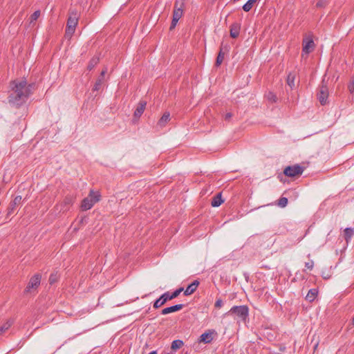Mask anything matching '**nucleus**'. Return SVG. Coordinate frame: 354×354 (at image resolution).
<instances>
[{"instance_id": "nucleus-17", "label": "nucleus", "mask_w": 354, "mask_h": 354, "mask_svg": "<svg viewBox=\"0 0 354 354\" xmlns=\"http://www.w3.org/2000/svg\"><path fill=\"white\" fill-rule=\"evenodd\" d=\"M221 193L217 194L214 196L212 200L211 205L212 207H216L220 206L223 203Z\"/></svg>"}, {"instance_id": "nucleus-36", "label": "nucleus", "mask_w": 354, "mask_h": 354, "mask_svg": "<svg viewBox=\"0 0 354 354\" xmlns=\"http://www.w3.org/2000/svg\"><path fill=\"white\" fill-rule=\"evenodd\" d=\"M178 21V20H176V19H174L172 18L171 24L170 26V30H172L176 27Z\"/></svg>"}, {"instance_id": "nucleus-32", "label": "nucleus", "mask_w": 354, "mask_h": 354, "mask_svg": "<svg viewBox=\"0 0 354 354\" xmlns=\"http://www.w3.org/2000/svg\"><path fill=\"white\" fill-rule=\"evenodd\" d=\"M328 4L327 0H318L316 3L317 8H324Z\"/></svg>"}, {"instance_id": "nucleus-18", "label": "nucleus", "mask_w": 354, "mask_h": 354, "mask_svg": "<svg viewBox=\"0 0 354 354\" xmlns=\"http://www.w3.org/2000/svg\"><path fill=\"white\" fill-rule=\"evenodd\" d=\"M212 335L211 333H204L200 336L199 341L204 343H210L212 341Z\"/></svg>"}, {"instance_id": "nucleus-24", "label": "nucleus", "mask_w": 354, "mask_h": 354, "mask_svg": "<svg viewBox=\"0 0 354 354\" xmlns=\"http://www.w3.org/2000/svg\"><path fill=\"white\" fill-rule=\"evenodd\" d=\"M266 97L270 102L272 103L277 102V95L271 91H269L268 93L266 94Z\"/></svg>"}, {"instance_id": "nucleus-29", "label": "nucleus", "mask_w": 354, "mask_h": 354, "mask_svg": "<svg viewBox=\"0 0 354 354\" xmlns=\"http://www.w3.org/2000/svg\"><path fill=\"white\" fill-rule=\"evenodd\" d=\"M104 80H102V77H98L97 80L96 81L93 90L94 91H99L101 88V86L103 84Z\"/></svg>"}, {"instance_id": "nucleus-12", "label": "nucleus", "mask_w": 354, "mask_h": 354, "mask_svg": "<svg viewBox=\"0 0 354 354\" xmlns=\"http://www.w3.org/2000/svg\"><path fill=\"white\" fill-rule=\"evenodd\" d=\"M241 30V24L236 22L233 23L230 26V35L232 38L239 37Z\"/></svg>"}, {"instance_id": "nucleus-20", "label": "nucleus", "mask_w": 354, "mask_h": 354, "mask_svg": "<svg viewBox=\"0 0 354 354\" xmlns=\"http://www.w3.org/2000/svg\"><path fill=\"white\" fill-rule=\"evenodd\" d=\"M317 293L318 291L317 289H310L306 295V299L308 300L309 301H313L315 299Z\"/></svg>"}, {"instance_id": "nucleus-1", "label": "nucleus", "mask_w": 354, "mask_h": 354, "mask_svg": "<svg viewBox=\"0 0 354 354\" xmlns=\"http://www.w3.org/2000/svg\"><path fill=\"white\" fill-rule=\"evenodd\" d=\"M32 88L33 84H28L24 79L10 82L8 102L13 106H21L32 93Z\"/></svg>"}, {"instance_id": "nucleus-35", "label": "nucleus", "mask_w": 354, "mask_h": 354, "mask_svg": "<svg viewBox=\"0 0 354 354\" xmlns=\"http://www.w3.org/2000/svg\"><path fill=\"white\" fill-rule=\"evenodd\" d=\"M348 89L351 93L354 92V80H353L348 85Z\"/></svg>"}, {"instance_id": "nucleus-39", "label": "nucleus", "mask_w": 354, "mask_h": 354, "mask_svg": "<svg viewBox=\"0 0 354 354\" xmlns=\"http://www.w3.org/2000/svg\"><path fill=\"white\" fill-rule=\"evenodd\" d=\"M65 202L66 203H70L71 202V199H68V198H66L65 199Z\"/></svg>"}, {"instance_id": "nucleus-7", "label": "nucleus", "mask_w": 354, "mask_h": 354, "mask_svg": "<svg viewBox=\"0 0 354 354\" xmlns=\"http://www.w3.org/2000/svg\"><path fill=\"white\" fill-rule=\"evenodd\" d=\"M41 275L39 273L34 274L30 279L25 291L29 292L32 289H36L40 284Z\"/></svg>"}, {"instance_id": "nucleus-6", "label": "nucleus", "mask_w": 354, "mask_h": 354, "mask_svg": "<svg viewBox=\"0 0 354 354\" xmlns=\"http://www.w3.org/2000/svg\"><path fill=\"white\" fill-rule=\"evenodd\" d=\"M303 171L304 167L299 165H294L286 167L283 171V174L288 177H295L297 175L301 174Z\"/></svg>"}, {"instance_id": "nucleus-9", "label": "nucleus", "mask_w": 354, "mask_h": 354, "mask_svg": "<svg viewBox=\"0 0 354 354\" xmlns=\"http://www.w3.org/2000/svg\"><path fill=\"white\" fill-rule=\"evenodd\" d=\"M315 44L313 39L308 37L303 40L302 54L308 55L314 49Z\"/></svg>"}, {"instance_id": "nucleus-28", "label": "nucleus", "mask_w": 354, "mask_h": 354, "mask_svg": "<svg viewBox=\"0 0 354 354\" xmlns=\"http://www.w3.org/2000/svg\"><path fill=\"white\" fill-rule=\"evenodd\" d=\"M287 84L292 88L295 86V75L290 73L287 77Z\"/></svg>"}, {"instance_id": "nucleus-2", "label": "nucleus", "mask_w": 354, "mask_h": 354, "mask_svg": "<svg viewBox=\"0 0 354 354\" xmlns=\"http://www.w3.org/2000/svg\"><path fill=\"white\" fill-rule=\"evenodd\" d=\"M183 288H180L178 289H176L174 292L172 293H170L169 292H166L163 293L158 299H157L153 305V307L155 309L159 308L162 306H163L167 301L171 300L176 297H177L181 292L183 291Z\"/></svg>"}, {"instance_id": "nucleus-15", "label": "nucleus", "mask_w": 354, "mask_h": 354, "mask_svg": "<svg viewBox=\"0 0 354 354\" xmlns=\"http://www.w3.org/2000/svg\"><path fill=\"white\" fill-rule=\"evenodd\" d=\"M146 105H147V102L140 101L138 103V104L134 111V117L140 118L142 115V114L143 113V112L145 109Z\"/></svg>"}, {"instance_id": "nucleus-11", "label": "nucleus", "mask_w": 354, "mask_h": 354, "mask_svg": "<svg viewBox=\"0 0 354 354\" xmlns=\"http://www.w3.org/2000/svg\"><path fill=\"white\" fill-rule=\"evenodd\" d=\"M317 96L321 104L324 105L328 98V88L326 86H322Z\"/></svg>"}, {"instance_id": "nucleus-23", "label": "nucleus", "mask_w": 354, "mask_h": 354, "mask_svg": "<svg viewBox=\"0 0 354 354\" xmlns=\"http://www.w3.org/2000/svg\"><path fill=\"white\" fill-rule=\"evenodd\" d=\"M183 345H184V343L182 340L176 339L172 342L171 348L173 350H177V349L180 348Z\"/></svg>"}, {"instance_id": "nucleus-31", "label": "nucleus", "mask_w": 354, "mask_h": 354, "mask_svg": "<svg viewBox=\"0 0 354 354\" xmlns=\"http://www.w3.org/2000/svg\"><path fill=\"white\" fill-rule=\"evenodd\" d=\"M49 283L50 284H53L57 281V273H52L49 277Z\"/></svg>"}, {"instance_id": "nucleus-13", "label": "nucleus", "mask_w": 354, "mask_h": 354, "mask_svg": "<svg viewBox=\"0 0 354 354\" xmlns=\"http://www.w3.org/2000/svg\"><path fill=\"white\" fill-rule=\"evenodd\" d=\"M184 305L182 304H176L169 307L165 308L161 311V315H167L169 313H174L181 310Z\"/></svg>"}, {"instance_id": "nucleus-30", "label": "nucleus", "mask_w": 354, "mask_h": 354, "mask_svg": "<svg viewBox=\"0 0 354 354\" xmlns=\"http://www.w3.org/2000/svg\"><path fill=\"white\" fill-rule=\"evenodd\" d=\"M288 204V198L286 197H281L278 201V205L281 207H285Z\"/></svg>"}, {"instance_id": "nucleus-8", "label": "nucleus", "mask_w": 354, "mask_h": 354, "mask_svg": "<svg viewBox=\"0 0 354 354\" xmlns=\"http://www.w3.org/2000/svg\"><path fill=\"white\" fill-rule=\"evenodd\" d=\"M184 3L183 0H176L173 12V19L178 20L181 18L183 13Z\"/></svg>"}, {"instance_id": "nucleus-37", "label": "nucleus", "mask_w": 354, "mask_h": 354, "mask_svg": "<svg viewBox=\"0 0 354 354\" xmlns=\"http://www.w3.org/2000/svg\"><path fill=\"white\" fill-rule=\"evenodd\" d=\"M232 117V114L231 113H227L225 115V119L227 120H230Z\"/></svg>"}, {"instance_id": "nucleus-3", "label": "nucleus", "mask_w": 354, "mask_h": 354, "mask_svg": "<svg viewBox=\"0 0 354 354\" xmlns=\"http://www.w3.org/2000/svg\"><path fill=\"white\" fill-rule=\"evenodd\" d=\"M100 194L97 192L91 190L87 197L83 199L81 204V208L83 211L88 210L100 201Z\"/></svg>"}, {"instance_id": "nucleus-27", "label": "nucleus", "mask_w": 354, "mask_h": 354, "mask_svg": "<svg viewBox=\"0 0 354 354\" xmlns=\"http://www.w3.org/2000/svg\"><path fill=\"white\" fill-rule=\"evenodd\" d=\"M223 59H224V53H223L222 49H221V50L219 51L218 56L216 57V65L217 66H220L222 64Z\"/></svg>"}, {"instance_id": "nucleus-41", "label": "nucleus", "mask_w": 354, "mask_h": 354, "mask_svg": "<svg viewBox=\"0 0 354 354\" xmlns=\"http://www.w3.org/2000/svg\"><path fill=\"white\" fill-rule=\"evenodd\" d=\"M352 324L354 326V317L352 319Z\"/></svg>"}, {"instance_id": "nucleus-21", "label": "nucleus", "mask_w": 354, "mask_h": 354, "mask_svg": "<svg viewBox=\"0 0 354 354\" xmlns=\"http://www.w3.org/2000/svg\"><path fill=\"white\" fill-rule=\"evenodd\" d=\"M13 324V321L11 319L8 320L6 322L0 325V335L5 333Z\"/></svg>"}, {"instance_id": "nucleus-5", "label": "nucleus", "mask_w": 354, "mask_h": 354, "mask_svg": "<svg viewBox=\"0 0 354 354\" xmlns=\"http://www.w3.org/2000/svg\"><path fill=\"white\" fill-rule=\"evenodd\" d=\"M227 315H236L243 320L248 316V308L247 306H234L226 313Z\"/></svg>"}, {"instance_id": "nucleus-33", "label": "nucleus", "mask_w": 354, "mask_h": 354, "mask_svg": "<svg viewBox=\"0 0 354 354\" xmlns=\"http://www.w3.org/2000/svg\"><path fill=\"white\" fill-rule=\"evenodd\" d=\"M223 300L221 298L216 299V302L214 304V307L216 308H220L223 306Z\"/></svg>"}, {"instance_id": "nucleus-10", "label": "nucleus", "mask_w": 354, "mask_h": 354, "mask_svg": "<svg viewBox=\"0 0 354 354\" xmlns=\"http://www.w3.org/2000/svg\"><path fill=\"white\" fill-rule=\"evenodd\" d=\"M21 200H22L21 196H17L14 198V200L9 205V207L8 209V215H10L15 212L17 207H18L21 204Z\"/></svg>"}, {"instance_id": "nucleus-19", "label": "nucleus", "mask_w": 354, "mask_h": 354, "mask_svg": "<svg viewBox=\"0 0 354 354\" xmlns=\"http://www.w3.org/2000/svg\"><path fill=\"white\" fill-rule=\"evenodd\" d=\"M344 239L348 243L352 236L354 235V228L353 227H346L344 231Z\"/></svg>"}, {"instance_id": "nucleus-38", "label": "nucleus", "mask_w": 354, "mask_h": 354, "mask_svg": "<svg viewBox=\"0 0 354 354\" xmlns=\"http://www.w3.org/2000/svg\"><path fill=\"white\" fill-rule=\"evenodd\" d=\"M106 72V69L103 70L101 72V74H100L99 77H102V80H104V75H105Z\"/></svg>"}, {"instance_id": "nucleus-16", "label": "nucleus", "mask_w": 354, "mask_h": 354, "mask_svg": "<svg viewBox=\"0 0 354 354\" xmlns=\"http://www.w3.org/2000/svg\"><path fill=\"white\" fill-rule=\"evenodd\" d=\"M170 120V114L169 112H165L160 118L158 122V125L160 127H163Z\"/></svg>"}, {"instance_id": "nucleus-22", "label": "nucleus", "mask_w": 354, "mask_h": 354, "mask_svg": "<svg viewBox=\"0 0 354 354\" xmlns=\"http://www.w3.org/2000/svg\"><path fill=\"white\" fill-rule=\"evenodd\" d=\"M258 0H248L243 6V10L245 12H249L252 8L253 7L254 4L257 2Z\"/></svg>"}, {"instance_id": "nucleus-40", "label": "nucleus", "mask_w": 354, "mask_h": 354, "mask_svg": "<svg viewBox=\"0 0 354 354\" xmlns=\"http://www.w3.org/2000/svg\"><path fill=\"white\" fill-rule=\"evenodd\" d=\"M149 354H157V353L156 351H153L150 352Z\"/></svg>"}, {"instance_id": "nucleus-25", "label": "nucleus", "mask_w": 354, "mask_h": 354, "mask_svg": "<svg viewBox=\"0 0 354 354\" xmlns=\"http://www.w3.org/2000/svg\"><path fill=\"white\" fill-rule=\"evenodd\" d=\"M40 14V10L35 11L30 17L29 23L31 24L36 21L37 19L39 17Z\"/></svg>"}, {"instance_id": "nucleus-14", "label": "nucleus", "mask_w": 354, "mask_h": 354, "mask_svg": "<svg viewBox=\"0 0 354 354\" xmlns=\"http://www.w3.org/2000/svg\"><path fill=\"white\" fill-rule=\"evenodd\" d=\"M198 285H199V281L198 280H194L184 290V295L185 296L192 295V293H194L196 291Z\"/></svg>"}, {"instance_id": "nucleus-4", "label": "nucleus", "mask_w": 354, "mask_h": 354, "mask_svg": "<svg viewBox=\"0 0 354 354\" xmlns=\"http://www.w3.org/2000/svg\"><path fill=\"white\" fill-rule=\"evenodd\" d=\"M78 12L75 10H72L70 11V15L67 20L66 28V35L67 37H71L75 32V28L77 25L78 22Z\"/></svg>"}, {"instance_id": "nucleus-26", "label": "nucleus", "mask_w": 354, "mask_h": 354, "mask_svg": "<svg viewBox=\"0 0 354 354\" xmlns=\"http://www.w3.org/2000/svg\"><path fill=\"white\" fill-rule=\"evenodd\" d=\"M99 62V58L98 57H93L87 66L88 70L91 71Z\"/></svg>"}, {"instance_id": "nucleus-42", "label": "nucleus", "mask_w": 354, "mask_h": 354, "mask_svg": "<svg viewBox=\"0 0 354 354\" xmlns=\"http://www.w3.org/2000/svg\"><path fill=\"white\" fill-rule=\"evenodd\" d=\"M317 346H318V343H317V344L315 345L314 348H315V349H316V348H317Z\"/></svg>"}, {"instance_id": "nucleus-34", "label": "nucleus", "mask_w": 354, "mask_h": 354, "mask_svg": "<svg viewBox=\"0 0 354 354\" xmlns=\"http://www.w3.org/2000/svg\"><path fill=\"white\" fill-rule=\"evenodd\" d=\"M314 266V262L313 260L309 261L305 263V267L308 270H312Z\"/></svg>"}]
</instances>
